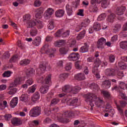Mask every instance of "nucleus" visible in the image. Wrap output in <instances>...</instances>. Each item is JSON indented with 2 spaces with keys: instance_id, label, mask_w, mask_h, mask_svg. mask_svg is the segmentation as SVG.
<instances>
[{
  "instance_id": "obj_1",
  "label": "nucleus",
  "mask_w": 127,
  "mask_h": 127,
  "mask_svg": "<svg viewBox=\"0 0 127 127\" xmlns=\"http://www.w3.org/2000/svg\"><path fill=\"white\" fill-rule=\"evenodd\" d=\"M84 98L86 99V102H89V105L91 107V111H93V107L95 104L96 105V106H100L101 105V104H103V103H104V101H103V100L97 97L96 94L92 93H87L84 95Z\"/></svg>"
},
{
  "instance_id": "obj_2",
  "label": "nucleus",
  "mask_w": 127,
  "mask_h": 127,
  "mask_svg": "<svg viewBox=\"0 0 127 127\" xmlns=\"http://www.w3.org/2000/svg\"><path fill=\"white\" fill-rule=\"evenodd\" d=\"M44 77L42 76L39 79V83H41L43 85L40 88V92L41 94L44 95L47 94L49 90V84L51 83V74L46 75L45 80H43Z\"/></svg>"
},
{
  "instance_id": "obj_3",
  "label": "nucleus",
  "mask_w": 127,
  "mask_h": 127,
  "mask_svg": "<svg viewBox=\"0 0 127 127\" xmlns=\"http://www.w3.org/2000/svg\"><path fill=\"white\" fill-rule=\"evenodd\" d=\"M29 28H32L34 26L38 29H41L44 26V23L41 20H37L35 18H33V20L28 23Z\"/></svg>"
},
{
  "instance_id": "obj_4",
  "label": "nucleus",
  "mask_w": 127,
  "mask_h": 127,
  "mask_svg": "<svg viewBox=\"0 0 127 127\" xmlns=\"http://www.w3.org/2000/svg\"><path fill=\"white\" fill-rule=\"evenodd\" d=\"M40 115H41V108L38 106L33 107L29 112V116L31 118H36Z\"/></svg>"
},
{
  "instance_id": "obj_5",
  "label": "nucleus",
  "mask_w": 127,
  "mask_h": 127,
  "mask_svg": "<svg viewBox=\"0 0 127 127\" xmlns=\"http://www.w3.org/2000/svg\"><path fill=\"white\" fill-rule=\"evenodd\" d=\"M24 81V77H18L16 78L14 82L10 83L9 87L10 88H14V87H16V86H18V85H20L22 82Z\"/></svg>"
},
{
  "instance_id": "obj_6",
  "label": "nucleus",
  "mask_w": 127,
  "mask_h": 127,
  "mask_svg": "<svg viewBox=\"0 0 127 127\" xmlns=\"http://www.w3.org/2000/svg\"><path fill=\"white\" fill-rule=\"evenodd\" d=\"M39 68L42 72H44L46 70V68L50 71V69H51V66H50V64H48V62H42L40 64Z\"/></svg>"
},
{
  "instance_id": "obj_7",
  "label": "nucleus",
  "mask_w": 127,
  "mask_h": 127,
  "mask_svg": "<svg viewBox=\"0 0 127 127\" xmlns=\"http://www.w3.org/2000/svg\"><path fill=\"white\" fill-rule=\"evenodd\" d=\"M53 13H54V10L52 8H48L44 13V18L49 19Z\"/></svg>"
},
{
  "instance_id": "obj_8",
  "label": "nucleus",
  "mask_w": 127,
  "mask_h": 127,
  "mask_svg": "<svg viewBox=\"0 0 127 127\" xmlns=\"http://www.w3.org/2000/svg\"><path fill=\"white\" fill-rule=\"evenodd\" d=\"M115 104L117 106V108L118 111H119V113L120 114H123V113H124V111H123V109L121 108H125L127 104V102L126 101H120V105H118L117 102H115Z\"/></svg>"
},
{
  "instance_id": "obj_9",
  "label": "nucleus",
  "mask_w": 127,
  "mask_h": 127,
  "mask_svg": "<svg viewBox=\"0 0 127 127\" xmlns=\"http://www.w3.org/2000/svg\"><path fill=\"white\" fill-rule=\"evenodd\" d=\"M68 59L69 61H77L80 59V54L78 53H72L69 55Z\"/></svg>"
},
{
  "instance_id": "obj_10",
  "label": "nucleus",
  "mask_w": 127,
  "mask_h": 127,
  "mask_svg": "<svg viewBox=\"0 0 127 127\" xmlns=\"http://www.w3.org/2000/svg\"><path fill=\"white\" fill-rule=\"evenodd\" d=\"M105 43H106V39L103 37L101 38L97 41V48H98V49H104V48L105 47Z\"/></svg>"
},
{
  "instance_id": "obj_11",
  "label": "nucleus",
  "mask_w": 127,
  "mask_h": 127,
  "mask_svg": "<svg viewBox=\"0 0 127 127\" xmlns=\"http://www.w3.org/2000/svg\"><path fill=\"white\" fill-rule=\"evenodd\" d=\"M105 75L109 77H115L116 76V69L114 68H107L105 70Z\"/></svg>"
},
{
  "instance_id": "obj_12",
  "label": "nucleus",
  "mask_w": 127,
  "mask_h": 127,
  "mask_svg": "<svg viewBox=\"0 0 127 127\" xmlns=\"http://www.w3.org/2000/svg\"><path fill=\"white\" fill-rule=\"evenodd\" d=\"M34 46L37 47L41 43V37L38 36L35 38L32 42Z\"/></svg>"
},
{
  "instance_id": "obj_13",
  "label": "nucleus",
  "mask_w": 127,
  "mask_h": 127,
  "mask_svg": "<svg viewBox=\"0 0 127 127\" xmlns=\"http://www.w3.org/2000/svg\"><path fill=\"white\" fill-rule=\"evenodd\" d=\"M11 123L13 126H19V125H21L22 124L21 120L16 117L13 118L11 120Z\"/></svg>"
},
{
  "instance_id": "obj_14",
  "label": "nucleus",
  "mask_w": 127,
  "mask_h": 127,
  "mask_svg": "<svg viewBox=\"0 0 127 127\" xmlns=\"http://www.w3.org/2000/svg\"><path fill=\"white\" fill-rule=\"evenodd\" d=\"M127 84L124 83V82H121L120 83V86L118 87L117 86H115L114 87H113L112 88V91H114V90H116V91H120L121 89L122 90H125V89H127Z\"/></svg>"
},
{
  "instance_id": "obj_15",
  "label": "nucleus",
  "mask_w": 127,
  "mask_h": 127,
  "mask_svg": "<svg viewBox=\"0 0 127 127\" xmlns=\"http://www.w3.org/2000/svg\"><path fill=\"white\" fill-rule=\"evenodd\" d=\"M74 78L75 80H77V81H82L83 80H85L86 79V77L84 73H79L74 75Z\"/></svg>"
},
{
  "instance_id": "obj_16",
  "label": "nucleus",
  "mask_w": 127,
  "mask_h": 127,
  "mask_svg": "<svg viewBox=\"0 0 127 127\" xmlns=\"http://www.w3.org/2000/svg\"><path fill=\"white\" fill-rule=\"evenodd\" d=\"M23 19L24 21L27 22V24L28 25V28H29V25L28 23L29 22H31L32 20H33V18L31 19V16L30 14H26L23 16Z\"/></svg>"
},
{
  "instance_id": "obj_17",
  "label": "nucleus",
  "mask_w": 127,
  "mask_h": 127,
  "mask_svg": "<svg viewBox=\"0 0 127 127\" xmlns=\"http://www.w3.org/2000/svg\"><path fill=\"white\" fill-rule=\"evenodd\" d=\"M116 17H117V15L116 13H111L108 16L107 21H108V22L113 23L114 21H115Z\"/></svg>"
},
{
  "instance_id": "obj_18",
  "label": "nucleus",
  "mask_w": 127,
  "mask_h": 127,
  "mask_svg": "<svg viewBox=\"0 0 127 127\" xmlns=\"http://www.w3.org/2000/svg\"><path fill=\"white\" fill-rule=\"evenodd\" d=\"M40 99V94L38 91L36 92L32 96V101L35 103Z\"/></svg>"
},
{
  "instance_id": "obj_19",
  "label": "nucleus",
  "mask_w": 127,
  "mask_h": 127,
  "mask_svg": "<svg viewBox=\"0 0 127 127\" xmlns=\"http://www.w3.org/2000/svg\"><path fill=\"white\" fill-rule=\"evenodd\" d=\"M89 51V45L87 43H84V45L81 47L79 50L81 53H86Z\"/></svg>"
},
{
  "instance_id": "obj_20",
  "label": "nucleus",
  "mask_w": 127,
  "mask_h": 127,
  "mask_svg": "<svg viewBox=\"0 0 127 127\" xmlns=\"http://www.w3.org/2000/svg\"><path fill=\"white\" fill-rule=\"evenodd\" d=\"M17 103H18V98L17 97H14L10 101V106L11 108H15L16 107Z\"/></svg>"
},
{
  "instance_id": "obj_21",
  "label": "nucleus",
  "mask_w": 127,
  "mask_h": 127,
  "mask_svg": "<svg viewBox=\"0 0 127 127\" xmlns=\"http://www.w3.org/2000/svg\"><path fill=\"white\" fill-rule=\"evenodd\" d=\"M65 9L67 15L70 16L73 14V10L72 9V6H70L69 4H67L65 6Z\"/></svg>"
},
{
  "instance_id": "obj_22",
  "label": "nucleus",
  "mask_w": 127,
  "mask_h": 127,
  "mask_svg": "<svg viewBox=\"0 0 127 127\" xmlns=\"http://www.w3.org/2000/svg\"><path fill=\"white\" fill-rule=\"evenodd\" d=\"M78 103V99L74 98L73 99H68L66 104L68 106H74L75 104H77Z\"/></svg>"
},
{
  "instance_id": "obj_23",
  "label": "nucleus",
  "mask_w": 127,
  "mask_h": 127,
  "mask_svg": "<svg viewBox=\"0 0 127 127\" xmlns=\"http://www.w3.org/2000/svg\"><path fill=\"white\" fill-rule=\"evenodd\" d=\"M112 86V83L109 80H106L102 82V87L105 88L106 89H109Z\"/></svg>"
},
{
  "instance_id": "obj_24",
  "label": "nucleus",
  "mask_w": 127,
  "mask_h": 127,
  "mask_svg": "<svg viewBox=\"0 0 127 127\" xmlns=\"http://www.w3.org/2000/svg\"><path fill=\"white\" fill-rule=\"evenodd\" d=\"M65 11L64 9H58L55 12V15L57 17H62L64 16Z\"/></svg>"
},
{
  "instance_id": "obj_25",
  "label": "nucleus",
  "mask_w": 127,
  "mask_h": 127,
  "mask_svg": "<svg viewBox=\"0 0 127 127\" xmlns=\"http://www.w3.org/2000/svg\"><path fill=\"white\" fill-rule=\"evenodd\" d=\"M116 10L118 15H123V14H124V12H125L126 10V7L125 6L118 7Z\"/></svg>"
},
{
  "instance_id": "obj_26",
  "label": "nucleus",
  "mask_w": 127,
  "mask_h": 127,
  "mask_svg": "<svg viewBox=\"0 0 127 127\" xmlns=\"http://www.w3.org/2000/svg\"><path fill=\"white\" fill-rule=\"evenodd\" d=\"M65 44V40H60L58 41H56L54 43V45L56 47H61Z\"/></svg>"
},
{
  "instance_id": "obj_27",
  "label": "nucleus",
  "mask_w": 127,
  "mask_h": 127,
  "mask_svg": "<svg viewBox=\"0 0 127 127\" xmlns=\"http://www.w3.org/2000/svg\"><path fill=\"white\" fill-rule=\"evenodd\" d=\"M63 114L65 118H72L74 116V112L70 111H65Z\"/></svg>"
},
{
  "instance_id": "obj_28",
  "label": "nucleus",
  "mask_w": 127,
  "mask_h": 127,
  "mask_svg": "<svg viewBox=\"0 0 127 127\" xmlns=\"http://www.w3.org/2000/svg\"><path fill=\"white\" fill-rule=\"evenodd\" d=\"M98 9V7H97L96 4H91L89 7L90 12H97Z\"/></svg>"
},
{
  "instance_id": "obj_29",
  "label": "nucleus",
  "mask_w": 127,
  "mask_h": 127,
  "mask_svg": "<svg viewBox=\"0 0 127 127\" xmlns=\"http://www.w3.org/2000/svg\"><path fill=\"white\" fill-rule=\"evenodd\" d=\"M62 91L64 93H71L72 91V86L70 85H65L62 88Z\"/></svg>"
},
{
  "instance_id": "obj_30",
  "label": "nucleus",
  "mask_w": 127,
  "mask_h": 127,
  "mask_svg": "<svg viewBox=\"0 0 127 127\" xmlns=\"http://www.w3.org/2000/svg\"><path fill=\"white\" fill-rule=\"evenodd\" d=\"M49 46H48V45H45L41 48V52H42V53H46L47 54H49Z\"/></svg>"
},
{
  "instance_id": "obj_31",
  "label": "nucleus",
  "mask_w": 127,
  "mask_h": 127,
  "mask_svg": "<svg viewBox=\"0 0 127 127\" xmlns=\"http://www.w3.org/2000/svg\"><path fill=\"white\" fill-rule=\"evenodd\" d=\"M37 86V85H36V84H34L29 87L27 91L28 94H31L34 93V92H35V90H36Z\"/></svg>"
},
{
  "instance_id": "obj_32",
  "label": "nucleus",
  "mask_w": 127,
  "mask_h": 127,
  "mask_svg": "<svg viewBox=\"0 0 127 127\" xmlns=\"http://www.w3.org/2000/svg\"><path fill=\"white\" fill-rule=\"evenodd\" d=\"M80 90H81V88L78 86H76L73 87L71 86V91L70 93L74 94H77Z\"/></svg>"
},
{
  "instance_id": "obj_33",
  "label": "nucleus",
  "mask_w": 127,
  "mask_h": 127,
  "mask_svg": "<svg viewBox=\"0 0 127 127\" xmlns=\"http://www.w3.org/2000/svg\"><path fill=\"white\" fill-rule=\"evenodd\" d=\"M20 101L27 103L28 102V95L27 94H22L20 97Z\"/></svg>"
},
{
  "instance_id": "obj_34",
  "label": "nucleus",
  "mask_w": 127,
  "mask_h": 127,
  "mask_svg": "<svg viewBox=\"0 0 127 127\" xmlns=\"http://www.w3.org/2000/svg\"><path fill=\"white\" fill-rule=\"evenodd\" d=\"M29 63H30V60L25 59L21 61L19 64L21 66H26V65H28Z\"/></svg>"
},
{
  "instance_id": "obj_35",
  "label": "nucleus",
  "mask_w": 127,
  "mask_h": 127,
  "mask_svg": "<svg viewBox=\"0 0 127 127\" xmlns=\"http://www.w3.org/2000/svg\"><path fill=\"white\" fill-rule=\"evenodd\" d=\"M34 74H35V70H34L33 68H29L27 69V71L26 72V75L27 77H29Z\"/></svg>"
},
{
  "instance_id": "obj_36",
  "label": "nucleus",
  "mask_w": 127,
  "mask_h": 127,
  "mask_svg": "<svg viewBox=\"0 0 127 127\" xmlns=\"http://www.w3.org/2000/svg\"><path fill=\"white\" fill-rule=\"evenodd\" d=\"M118 67L121 70H124V69H127V64H125L124 63H123L122 62H120L118 63Z\"/></svg>"
},
{
  "instance_id": "obj_37",
  "label": "nucleus",
  "mask_w": 127,
  "mask_h": 127,
  "mask_svg": "<svg viewBox=\"0 0 127 127\" xmlns=\"http://www.w3.org/2000/svg\"><path fill=\"white\" fill-rule=\"evenodd\" d=\"M120 45L122 49H124V50H127V41L121 42Z\"/></svg>"
},
{
  "instance_id": "obj_38",
  "label": "nucleus",
  "mask_w": 127,
  "mask_h": 127,
  "mask_svg": "<svg viewBox=\"0 0 127 127\" xmlns=\"http://www.w3.org/2000/svg\"><path fill=\"white\" fill-rule=\"evenodd\" d=\"M85 34H86V30H83L82 32H80L79 34L77 35L76 38L77 40H80V39L84 38Z\"/></svg>"
},
{
  "instance_id": "obj_39",
  "label": "nucleus",
  "mask_w": 127,
  "mask_h": 127,
  "mask_svg": "<svg viewBox=\"0 0 127 127\" xmlns=\"http://www.w3.org/2000/svg\"><path fill=\"white\" fill-rule=\"evenodd\" d=\"M93 28L95 31L101 30V25L98 22H95L93 25Z\"/></svg>"
},
{
  "instance_id": "obj_40",
  "label": "nucleus",
  "mask_w": 127,
  "mask_h": 127,
  "mask_svg": "<svg viewBox=\"0 0 127 127\" xmlns=\"http://www.w3.org/2000/svg\"><path fill=\"white\" fill-rule=\"evenodd\" d=\"M18 61V56L14 55L10 60H9L10 63H15V62Z\"/></svg>"
},
{
  "instance_id": "obj_41",
  "label": "nucleus",
  "mask_w": 127,
  "mask_h": 127,
  "mask_svg": "<svg viewBox=\"0 0 127 127\" xmlns=\"http://www.w3.org/2000/svg\"><path fill=\"white\" fill-rule=\"evenodd\" d=\"M90 88L94 90V91H98L100 90V87H99V85L96 83H92L90 85Z\"/></svg>"
},
{
  "instance_id": "obj_42",
  "label": "nucleus",
  "mask_w": 127,
  "mask_h": 127,
  "mask_svg": "<svg viewBox=\"0 0 127 127\" xmlns=\"http://www.w3.org/2000/svg\"><path fill=\"white\" fill-rule=\"evenodd\" d=\"M109 4H110L109 0H102V6L103 8H106Z\"/></svg>"
},
{
  "instance_id": "obj_43",
  "label": "nucleus",
  "mask_w": 127,
  "mask_h": 127,
  "mask_svg": "<svg viewBox=\"0 0 127 127\" xmlns=\"http://www.w3.org/2000/svg\"><path fill=\"white\" fill-rule=\"evenodd\" d=\"M59 102H60V99L59 98H54L51 101V106H55V105H57Z\"/></svg>"
},
{
  "instance_id": "obj_44",
  "label": "nucleus",
  "mask_w": 127,
  "mask_h": 127,
  "mask_svg": "<svg viewBox=\"0 0 127 127\" xmlns=\"http://www.w3.org/2000/svg\"><path fill=\"white\" fill-rule=\"evenodd\" d=\"M101 60H100L99 59H96L94 61L93 66H94V67H97V68H99V67H100V65H101Z\"/></svg>"
},
{
  "instance_id": "obj_45",
  "label": "nucleus",
  "mask_w": 127,
  "mask_h": 127,
  "mask_svg": "<svg viewBox=\"0 0 127 127\" xmlns=\"http://www.w3.org/2000/svg\"><path fill=\"white\" fill-rule=\"evenodd\" d=\"M122 27V25L121 24H117L115 25L114 28L113 29V31L114 33H117L120 29H121V28Z\"/></svg>"
},
{
  "instance_id": "obj_46",
  "label": "nucleus",
  "mask_w": 127,
  "mask_h": 127,
  "mask_svg": "<svg viewBox=\"0 0 127 127\" xmlns=\"http://www.w3.org/2000/svg\"><path fill=\"white\" fill-rule=\"evenodd\" d=\"M9 89L10 90L8 92V94H9V95H12V96H13V95H15L17 92V89L16 88L11 89V88L9 87Z\"/></svg>"
},
{
  "instance_id": "obj_47",
  "label": "nucleus",
  "mask_w": 127,
  "mask_h": 127,
  "mask_svg": "<svg viewBox=\"0 0 127 127\" xmlns=\"http://www.w3.org/2000/svg\"><path fill=\"white\" fill-rule=\"evenodd\" d=\"M56 51V49L55 48H52L50 49V50L49 51V54L50 57H53L54 56V53Z\"/></svg>"
},
{
  "instance_id": "obj_48",
  "label": "nucleus",
  "mask_w": 127,
  "mask_h": 127,
  "mask_svg": "<svg viewBox=\"0 0 127 127\" xmlns=\"http://www.w3.org/2000/svg\"><path fill=\"white\" fill-rule=\"evenodd\" d=\"M106 16H107V14L106 13H102L98 16L97 20H99V21H101V20H104V19L106 18Z\"/></svg>"
},
{
  "instance_id": "obj_49",
  "label": "nucleus",
  "mask_w": 127,
  "mask_h": 127,
  "mask_svg": "<svg viewBox=\"0 0 127 127\" xmlns=\"http://www.w3.org/2000/svg\"><path fill=\"white\" fill-rule=\"evenodd\" d=\"M60 52L61 54H67L68 52V48H62L60 49Z\"/></svg>"
},
{
  "instance_id": "obj_50",
  "label": "nucleus",
  "mask_w": 127,
  "mask_h": 127,
  "mask_svg": "<svg viewBox=\"0 0 127 127\" xmlns=\"http://www.w3.org/2000/svg\"><path fill=\"white\" fill-rule=\"evenodd\" d=\"M69 35H70V30H67L64 33L63 32L62 37H63V38H66V37H69Z\"/></svg>"
},
{
  "instance_id": "obj_51",
  "label": "nucleus",
  "mask_w": 127,
  "mask_h": 127,
  "mask_svg": "<svg viewBox=\"0 0 127 127\" xmlns=\"http://www.w3.org/2000/svg\"><path fill=\"white\" fill-rule=\"evenodd\" d=\"M30 34L31 36H35L37 34V30L34 28L30 31Z\"/></svg>"
},
{
  "instance_id": "obj_52",
  "label": "nucleus",
  "mask_w": 127,
  "mask_h": 127,
  "mask_svg": "<svg viewBox=\"0 0 127 127\" xmlns=\"http://www.w3.org/2000/svg\"><path fill=\"white\" fill-rule=\"evenodd\" d=\"M109 59L110 63H114L115 62V60H116V57L115 55H110L109 57Z\"/></svg>"
},
{
  "instance_id": "obj_53",
  "label": "nucleus",
  "mask_w": 127,
  "mask_h": 127,
  "mask_svg": "<svg viewBox=\"0 0 127 127\" xmlns=\"http://www.w3.org/2000/svg\"><path fill=\"white\" fill-rule=\"evenodd\" d=\"M63 30H59L55 34L56 37H62Z\"/></svg>"
},
{
  "instance_id": "obj_54",
  "label": "nucleus",
  "mask_w": 127,
  "mask_h": 127,
  "mask_svg": "<svg viewBox=\"0 0 127 127\" xmlns=\"http://www.w3.org/2000/svg\"><path fill=\"white\" fill-rule=\"evenodd\" d=\"M83 24H84V23H82L80 25H77L75 28V31L79 32V31L82 29V27H84V25H83Z\"/></svg>"
},
{
  "instance_id": "obj_55",
  "label": "nucleus",
  "mask_w": 127,
  "mask_h": 127,
  "mask_svg": "<svg viewBox=\"0 0 127 127\" xmlns=\"http://www.w3.org/2000/svg\"><path fill=\"white\" fill-rule=\"evenodd\" d=\"M72 4V7H74V8H77V7H78V6L80 4V0H77L75 2H73Z\"/></svg>"
},
{
  "instance_id": "obj_56",
  "label": "nucleus",
  "mask_w": 127,
  "mask_h": 127,
  "mask_svg": "<svg viewBox=\"0 0 127 127\" xmlns=\"http://www.w3.org/2000/svg\"><path fill=\"white\" fill-rule=\"evenodd\" d=\"M101 93L104 97H106V98H109L111 96V94H110V92L108 91H102Z\"/></svg>"
},
{
  "instance_id": "obj_57",
  "label": "nucleus",
  "mask_w": 127,
  "mask_h": 127,
  "mask_svg": "<svg viewBox=\"0 0 127 127\" xmlns=\"http://www.w3.org/2000/svg\"><path fill=\"white\" fill-rule=\"evenodd\" d=\"M10 57V54H9V52L7 51L4 53L3 58L4 59H8V58H9Z\"/></svg>"
},
{
  "instance_id": "obj_58",
  "label": "nucleus",
  "mask_w": 127,
  "mask_h": 127,
  "mask_svg": "<svg viewBox=\"0 0 127 127\" xmlns=\"http://www.w3.org/2000/svg\"><path fill=\"white\" fill-rule=\"evenodd\" d=\"M68 76H69V74H68V73H64L60 74V77L61 78V79H66V78H68Z\"/></svg>"
},
{
  "instance_id": "obj_59",
  "label": "nucleus",
  "mask_w": 127,
  "mask_h": 127,
  "mask_svg": "<svg viewBox=\"0 0 127 127\" xmlns=\"http://www.w3.org/2000/svg\"><path fill=\"white\" fill-rule=\"evenodd\" d=\"M48 27L50 30L53 29L54 28V24L53 21H51L49 24L48 25Z\"/></svg>"
},
{
  "instance_id": "obj_60",
  "label": "nucleus",
  "mask_w": 127,
  "mask_h": 127,
  "mask_svg": "<svg viewBox=\"0 0 127 127\" xmlns=\"http://www.w3.org/2000/svg\"><path fill=\"white\" fill-rule=\"evenodd\" d=\"M83 23V27H86L87 25H88L89 23H90V19H85L84 20V22H82Z\"/></svg>"
},
{
  "instance_id": "obj_61",
  "label": "nucleus",
  "mask_w": 127,
  "mask_h": 127,
  "mask_svg": "<svg viewBox=\"0 0 127 127\" xmlns=\"http://www.w3.org/2000/svg\"><path fill=\"white\" fill-rule=\"evenodd\" d=\"M12 117L11 115L8 114L4 115V118L6 121H9V120L11 119Z\"/></svg>"
},
{
  "instance_id": "obj_62",
  "label": "nucleus",
  "mask_w": 127,
  "mask_h": 127,
  "mask_svg": "<svg viewBox=\"0 0 127 127\" xmlns=\"http://www.w3.org/2000/svg\"><path fill=\"white\" fill-rule=\"evenodd\" d=\"M36 11L39 13H41V14H42L43 12H44V8L43 7H40L37 9Z\"/></svg>"
},
{
  "instance_id": "obj_63",
  "label": "nucleus",
  "mask_w": 127,
  "mask_h": 127,
  "mask_svg": "<svg viewBox=\"0 0 127 127\" xmlns=\"http://www.w3.org/2000/svg\"><path fill=\"white\" fill-rule=\"evenodd\" d=\"M79 63H80V62L79 61L76 62L75 63V66L76 69H79V70H80V69H82V66H80Z\"/></svg>"
},
{
  "instance_id": "obj_64",
  "label": "nucleus",
  "mask_w": 127,
  "mask_h": 127,
  "mask_svg": "<svg viewBox=\"0 0 127 127\" xmlns=\"http://www.w3.org/2000/svg\"><path fill=\"white\" fill-rule=\"evenodd\" d=\"M11 74V73L10 71H5L3 73V76H4V77H10Z\"/></svg>"
}]
</instances>
